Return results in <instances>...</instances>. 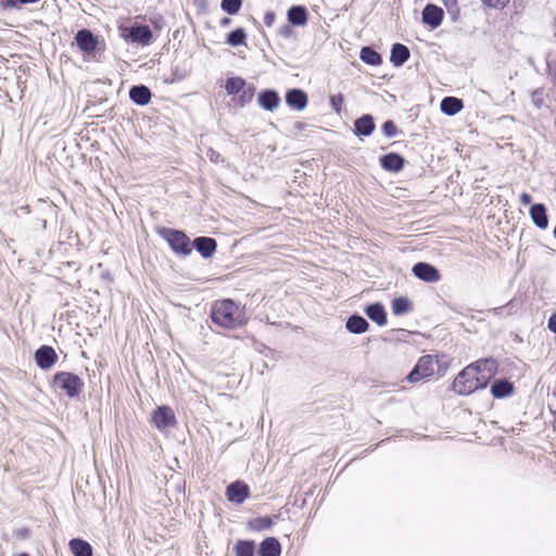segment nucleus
I'll use <instances>...</instances> for the list:
<instances>
[{"instance_id":"nucleus-44","label":"nucleus","mask_w":556,"mask_h":556,"mask_svg":"<svg viewBox=\"0 0 556 556\" xmlns=\"http://www.w3.org/2000/svg\"><path fill=\"white\" fill-rule=\"evenodd\" d=\"M554 236H555V238H556V227L554 228Z\"/></svg>"},{"instance_id":"nucleus-15","label":"nucleus","mask_w":556,"mask_h":556,"mask_svg":"<svg viewBox=\"0 0 556 556\" xmlns=\"http://www.w3.org/2000/svg\"><path fill=\"white\" fill-rule=\"evenodd\" d=\"M260 556H280L281 545L278 539L274 536L266 538L260 544Z\"/></svg>"},{"instance_id":"nucleus-5","label":"nucleus","mask_w":556,"mask_h":556,"mask_svg":"<svg viewBox=\"0 0 556 556\" xmlns=\"http://www.w3.org/2000/svg\"><path fill=\"white\" fill-rule=\"evenodd\" d=\"M435 363H437V361L434 359L433 355L428 354V355L421 356L417 361L413 370L408 374V376L406 378L407 381H409L412 383H416L424 379H428V378L432 377L435 372V370H434Z\"/></svg>"},{"instance_id":"nucleus-43","label":"nucleus","mask_w":556,"mask_h":556,"mask_svg":"<svg viewBox=\"0 0 556 556\" xmlns=\"http://www.w3.org/2000/svg\"><path fill=\"white\" fill-rule=\"evenodd\" d=\"M16 556H29L27 553H20Z\"/></svg>"},{"instance_id":"nucleus-38","label":"nucleus","mask_w":556,"mask_h":556,"mask_svg":"<svg viewBox=\"0 0 556 556\" xmlns=\"http://www.w3.org/2000/svg\"><path fill=\"white\" fill-rule=\"evenodd\" d=\"M275 13L274 12H266L265 15H264V23L267 25V26H273L274 22H275Z\"/></svg>"},{"instance_id":"nucleus-25","label":"nucleus","mask_w":556,"mask_h":556,"mask_svg":"<svg viewBox=\"0 0 556 556\" xmlns=\"http://www.w3.org/2000/svg\"><path fill=\"white\" fill-rule=\"evenodd\" d=\"M345 326L350 332L356 334L364 333L369 328L368 321L359 315H352L351 317H349Z\"/></svg>"},{"instance_id":"nucleus-16","label":"nucleus","mask_w":556,"mask_h":556,"mask_svg":"<svg viewBox=\"0 0 556 556\" xmlns=\"http://www.w3.org/2000/svg\"><path fill=\"white\" fill-rule=\"evenodd\" d=\"M286 102L295 110H303L307 105V96L300 89H291L286 94Z\"/></svg>"},{"instance_id":"nucleus-30","label":"nucleus","mask_w":556,"mask_h":556,"mask_svg":"<svg viewBox=\"0 0 556 556\" xmlns=\"http://www.w3.org/2000/svg\"><path fill=\"white\" fill-rule=\"evenodd\" d=\"M361 59L370 66H378L381 64L382 59L380 54L371 49L370 47H365L361 51Z\"/></svg>"},{"instance_id":"nucleus-27","label":"nucleus","mask_w":556,"mask_h":556,"mask_svg":"<svg viewBox=\"0 0 556 556\" xmlns=\"http://www.w3.org/2000/svg\"><path fill=\"white\" fill-rule=\"evenodd\" d=\"M68 546L74 556H92V547L85 540L72 539Z\"/></svg>"},{"instance_id":"nucleus-34","label":"nucleus","mask_w":556,"mask_h":556,"mask_svg":"<svg viewBox=\"0 0 556 556\" xmlns=\"http://www.w3.org/2000/svg\"><path fill=\"white\" fill-rule=\"evenodd\" d=\"M242 5V0H223L220 7L226 13L237 14Z\"/></svg>"},{"instance_id":"nucleus-2","label":"nucleus","mask_w":556,"mask_h":556,"mask_svg":"<svg viewBox=\"0 0 556 556\" xmlns=\"http://www.w3.org/2000/svg\"><path fill=\"white\" fill-rule=\"evenodd\" d=\"M210 317L215 326L226 330L239 329L249 321L244 308L231 299L215 301L211 306Z\"/></svg>"},{"instance_id":"nucleus-8","label":"nucleus","mask_w":556,"mask_h":556,"mask_svg":"<svg viewBox=\"0 0 556 556\" xmlns=\"http://www.w3.org/2000/svg\"><path fill=\"white\" fill-rule=\"evenodd\" d=\"M122 35L125 39L131 40L132 42H138L141 45L149 43L152 38V31L147 25H132L129 27L122 28Z\"/></svg>"},{"instance_id":"nucleus-10","label":"nucleus","mask_w":556,"mask_h":556,"mask_svg":"<svg viewBox=\"0 0 556 556\" xmlns=\"http://www.w3.org/2000/svg\"><path fill=\"white\" fill-rule=\"evenodd\" d=\"M413 274L426 282H437L440 280V271L431 264L419 262L413 266Z\"/></svg>"},{"instance_id":"nucleus-19","label":"nucleus","mask_w":556,"mask_h":556,"mask_svg":"<svg viewBox=\"0 0 556 556\" xmlns=\"http://www.w3.org/2000/svg\"><path fill=\"white\" fill-rule=\"evenodd\" d=\"M375 130V122L371 115L365 114L354 123V132L358 136H369Z\"/></svg>"},{"instance_id":"nucleus-1","label":"nucleus","mask_w":556,"mask_h":556,"mask_svg":"<svg viewBox=\"0 0 556 556\" xmlns=\"http://www.w3.org/2000/svg\"><path fill=\"white\" fill-rule=\"evenodd\" d=\"M498 370V363L492 357L478 359L462 369L452 382V390L458 395H469L488 386Z\"/></svg>"},{"instance_id":"nucleus-39","label":"nucleus","mask_w":556,"mask_h":556,"mask_svg":"<svg viewBox=\"0 0 556 556\" xmlns=\"http://www.w3.org/2000/svg\"><path fill=\"white\" fill-rule=\"evenodd\" d=\"M531 201H532V197L529 193L523 192L520 194V203L522 205H528L531 203Z\"/></svg>"},{"instance_id":"nucleus-42","label":"nucleus","mask_w":556,"mask_h":556,"mask_svg":"<svg viewBox=\"0 0 556 556\" xmlns=\"http://www.w3.org/2000/svg\"><path fill=\"white\" fill-rule=\"evenodd\" d=\"M230 22L229 18L225 17L223 21H222V25H228Z\"/></svg>"},{"instance_id":"nucleus-3","label":"nucleus","mask_w":556,"mask_h":556,"mask_svg":"<svg viewBox=\"0 0 556 556\" xmlns=\"http://www.w3.org/2000/svg\"><path fill=\"white\" fill-rule=\"evenodd\" d=\"M53 386L70 399L78 397L84 390L85 382L76 374L59 371L53 376Z\"/></svg>"},{"instance_id":"nucleus-36","label":"nucleus","mask_w":556,"mask_h":556,"mask_svg":"<svg viewBox=\"0 0 556 556\" xmlns=\"http://www.w3.org/2000/svg\"><path fill=\"white\" fill-rule=\"evenodd\" d=\"M381 128L387 137H393L397 132V127L392 121H386Z\"/></svg>"},{"instance_id":"nucleus-6","label":"nucleus","mask_w":556,"mask_h":556,"mask_svg":"<svg viewBox=\"0 0 556 556\" xmlns=\"http://www.w3.org/2000/svg\"><path fill=\"white\" fill-rule=\"evenodd\" d=\"M245 80L241 77H231L226 81V90L229 94L238 96V102L240 105L249 103L253 96L254 90L245 88Z\"/></svg>"},{"instance_id":"nucleus-23","label":"nucleus","mask_w":556,"mask_h":556,"mask_svg":"<svg viewBox=\"0 0 556 556\" xmlns=\"http://www.w3.org/2000/svg\"><path fill=\"white\" fill-rule=\"evenodd\" d=\"M441 111L446 115H455L464 109L462 99L455 97H445L441 101Z\"/></svg>"},{"instance_id":"nucleus-33","label":"nucleus","mask_w":556,"mask_h":556,"mask_svg":"<svg viewBox=\"0 0 556 556\" xmlns=\"http://www.w3.org/2000/svg\"><path fill=\"white\" fill-rule=\"evenodd\" d=\"M253 530L261 531L269 529L274 525V519L269 516L257 517L249 522Z\"/></svg>"},{"instance_id":"nucleus-18","label":"nucleus","mask_w":556,"mask_h":556,"mask_svg":"<svg viewBox=\"0 0 556 556\" xmlns=\"http://www.w3.org/2000/svg\"><path fill=\"white\" fill-rule=\"evenodd\" d=\"M409 49L402 43H394L391 49L390 61L395 67L402 66L409 58Z\"/></svg>"},{"instance_id":"nucleus-41","label":"nucleus","mask_w":556,"mask_h":556,"mask_svg":"<svg viewBox=\"0 0 556 556\" xmlns=\"http://www.w3.org/2000/svg\"><path fill=\"white\" fill-rule=\"evenodd\" d=\"M30 531L28 528H21L16 530V535L21 539H25L29 535Z\"/></svg>"},{"instance_id":"nucleus-21","label":"nucleus","mask_w":556,"mask_h":556,"mask_svg":"<svg viewBox=\"0 0 556 556\" xmlns=\"http://www.w3.org/2000/svg\"><path fill=\"white\" fill-rule=\"evenodd\" d=\"M366 315L378 326H384L388 321L384 307L380 303H374L365 308Z\"/></svg>"},{"instance_id":"nucleus-26","label":"nucleus","mask_w":556,"mask_h":556,"mask_svg":"<svg viewBox=\"0 0 556 556\" xmlns=\"http://www.w3.org/2000/svg\"><path fill=\"white\" fill-rule=\"evenodd\" d=\"M280 102L277 92L273 90H265L258 96V103L262 108L268 111L275 110Z\"/></svg>"},{"instance_id":"nucleus-17","label":"nucleus","mask_w":556,"mask_h":556,"mask_svg":"<svg viewBox=\"0 0 556 556\" xmlns=\"http://www.w3.org/2000/svg\"><path fill=\"white\" fill-rule=\"evenodd\" d=\"M514 384L507 379L495 380L491 387V394L495 399L510 396L514 393Z\"/></svg>"},{"instance_id":"nucleus-31","label":"nucleus","mask_w":556,"mask_h":556,"mask_svg":"<svg viewBox=\"0 0 556 556\" xmlns=\"http://www.w3.org/2000/svg\"><path fill=\"white\" fill-rule=\"evenodd\" d=\"M392 312L394 315H403L412 309V303L407 298H395L391 303Z\"/></svg>"},{"instance_id":"nucleus-40","label":"nucleus","mask_w":556,"mask_h":556,"mask_svg":"<svg viewBox=\"0 0 556 556\" xmlns=\"http://www.w3.org/2000/svg\"><path fill=\"white\" fill-rule=\"evenodd\" d=\"M548 329L556 333V312L548 319Z\"/></svg>"},{"instance_id":"nucleus-24","label":"nucleus","mask_w":556,"mask_h":556,"mask_svg":"<svg viewBox=\"0 0 556 556\" xmlns=\"http://www.w3.org/2000/svg\"><path fill=\"white\" fill-rule=\"evenodd\" d=\"M76 41L78 47L84 51L90 52L96 49V38L92 33L87 29H83L77 33Z\"/></svg>"},{"instance_id":"nucleus-13","label":"nucleus","mask_w":556,"mask_h":556,"mask_svg":"<svg viewBox=\"0 0 556 556\" xmlns=\"http://www.w3.org/2000/svg\"><path fill=\"white\" fill-rule=\"evenodd\" d=\"M192 247L205 258L211 257L216 249L217 242L215 239L210 237H198L192 242Z\"/></svg>"},{"instance_id":"nucleus-20","label":"nucleus","mask_w":556,"mask_h":556,"mask_svg":"<svg viewBox=\"0 0 556 556\" xmlns=\"http://www.w3.org/2000/svg\"><path fill=\"white\" fill-rule=\"evenodd\" d=\"M530 216L536 227L545 229L548 226V218L546 214V207L544 204H533L530 208Z\"/></svg>"},{"instance_id":"nucleus-28","label":"nucleus","mask_w":556,"mask_h":556,"mask_svg":"<svg viewBox=\"0 0 556 556\" xmlns=\"http://www.w3.org/2000/svg\"><path fill=\"white\" fill-rule=\"evenodd\" d=\"M288 21L296 26H303L307 22V12L304 7H292L288 11Z\"/></svg>"},{"instance_id":"nucleus-14","label":"nucleus","mask_w":556,"mask_h":556,"mask_svg":"<svg viewBox=\"0 0 556 556\" xmlns=\"http://www.w3.org/2000/svg\"><path fill=\"white\" fill-rule=\"evenodd\" d=\"M405 160L397 153H389L380 159L382 168L389 172H400L404 167Z\"/></svg>"},{"instance_id":"nucleus-22","label":"nucleus","mask_w":556,"mask_h":556,"mask_svg":"<svg viewBox=\"0 0 556 556\" xmlns=\"http://www.w3.org/2000/svg\"><path fill=\"white\" fill-rule=\"evenodd\" d=\"M129 98L132 102H135L138 105H146L151 100V91L148 87L143 85L134 86L129 90Z\"/></svg>"},{"instance_id":"nucleus-35","label":"nucleus","mask_w":556,"mask_h":556,"mask_svg":"<svg viewBox=\"0 0 556 556\" xmlns=\"http://www.w3.org/2000/svg\"><path fill=\"white\" fill-rule=\"evenodd\" d=\"M330 103L332 109L337 113H340L344 103V97L341 93L333 94L330 97Z\"/></svg>"},{"instance_id":"nucleus-4","label":"nucleus","mask_w":556,"mask_h":556,"mask_svg":"<svg viewBox=\"0 0 556 556\" xmlns=\"http://www.w3.org/2000/svg\"><path fill=\"white\" fill-rule=\"evenodd\" d=\"M159 233L164 240H166L170 249L176 254L187 256L192 252V243L184 231L172 228H163L159 231Z\"/></svg>"},{"instance_id":"nucleus-12","label":"nucleus","mask_w":556,"mask_h":556,"mask_svg":"<svg viewBox=\"0 0 556 556\" xmlns=\"http://www.w3.org/2000/svg\"><path fill=\"white\" fill-rule=\"evenodd\" d=\"M443 16V10L434 4H427L422 11V22L432 29L441 25Z\"/></svg>"},{"instance_id":"nucleus-32","label":"nucleus","mask_w":556,"mask_h":556,"mask_svg":"<svg viewBox=\"0 0 556 556\" xmlns=\"http://www.w3.org/2000/svg\"><path fill=\"white\" fill-rule=\"evenodd\" d=\"M247 34L244 29L238 28L231 31L227 37V43L232 47L245 45Z\"/></svg>"},{"instance_id":"nucleus-9","label":"nucleus","mask_w":556,"mask_h":556,"mask_svg":"<svg viewBox=\"0 0 556 556\" xmlns=\"http://www.w3.org/2000/svg\"><path fill=\"white\" fill-rule=\"evenodd\" d=\"M225 494L229 502L242 504L250 497V486L245 482L237 480L227 486Z\"/></svg>"},{"instance_id":"nucleus-29","label":"nucleus","mask_w":556,"mask_h":556,"mask_svg":"<svg viewBox=\"0 0 556 556\" xmlns=\"http://www.w3.org/2000/svg\"><path fill=\"white\" fill-rule=\"evenodd\" d=\"M233 549L236 556H254L255 543L251 540H239Z\"/></svg>"},{"instance_id":"nucleus-11","label":"nucleus","mask_w":556,"mask_h":556,"mask_svg":"<svg viewBox=\"0 0 556 556\" xmlns=\"http://www.w3.org/2000/svg\"><path fill=\"white\" fill-rule=\"evenodd\" d=\"M35 359L40 368L49 369L58 362V354L52 346L42 345L36 351Z\"/></svg>"},{"instance_id":"nucleus-7","label":"nucleus","mask_w":556,"mask_h":556,"mask_svg":"<svg viewBox=\"0 0 556 556\" xmlns=\"http://www.w3.org/2000/svg\"><path fill=\"white\" fill-rule=\"evenodd\" d=\"M151 421L161 431L177 425L175 413L167 405L157 406L152 413Z\"/></svg>"},{"instance_id":"nucleus-45","label":"nucleus","mask_w":556,"mask_h":556,"mask_svg":"<svg viewBox=\"0 0 556 556\" xmlns=\"http://www.w3.org/2000/svg\"><path fill=\"white\" fill-rule=\"evenodd\" d=\"M554 35L556 36V24H555V31H554Z\"/></svg>"},{"instance_id":"nucleus-37","label":"nucleus","mask_w":556,"mask_h":556,"mask_svg":"<svg viewBox=\"0 0 556 556\" xmlns=\"http://www.w3.org/2000/svg\"><path fill=\"white\" fill-rule=\"evenodd\" d=\"M481 2L493 9H503L509 0H481Z\"/></svg>"}]
</instances>
